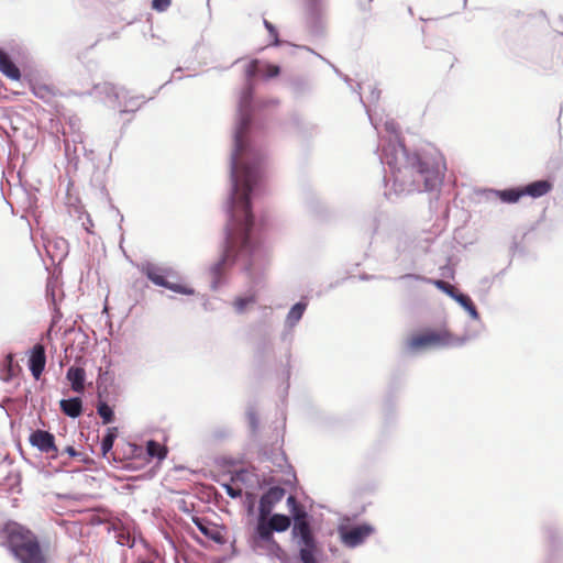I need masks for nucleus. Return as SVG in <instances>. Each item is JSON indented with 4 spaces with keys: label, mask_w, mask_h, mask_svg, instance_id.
<instances>
[{
    "label": "nucleus",
    "mask_w": 563,
    "mask_h": 563,
    "mask_svg": "<svg viewBox=\"0 0 563 563\" xmlns=\"http://www.w3.org/2000/svg\"><path fill=\"white\" fill-rule=\"evenodd\" d=\"M521 188L523 196L539 198L550 192L552 184L549 180H537Z\"/></svg>",
    "instance_id": "nucleus-15"
},
{
    "label": "nucleus",
    "mask_w": 563,
    "mask_h": 563,
    "mask_svg": "<svg viewBox=\"0 0 563 563\" xmlns=\"http://www.w3.org/2000/svg\"><path fill=\"white\" fill-rule=\"evenodd\" d=\"M434 285L439 289H441V290L445 291L446 294H449L451 297L454 296V294H455L454 286H452L451 284H449V283H446L444 280H435Z\"/></svg>",
    "instance_id": "nucleus-29"
},
{
    "label": "nucleus",
    "mask_w": 563,
    "mask_h": 563,
    "mask_svg": "<svg viewBox=\"0 0 563 563\" xmlns=\"http://www.w3.org/2000/svg\"><path fill=\"white\" fill-rule=\"evenodd\" d=\"M258 71V60H252L246 69L247 76L253 77Z\"/></svg>",
    "instance_id": "nucleus-32"
},
{
    "label": "nucleus",
    "mask_w": 563,
    "mask_h": 563,
    "mask_svg": "<svg viewBox=\"0 0 563 563\" xmlns=\"http://www.w3.org/2000/svg\"><path fill=\"white\" fill-rule=\"evenodd\" d=\"M0 73L11 80H20L21 71L10 56L0 48Z\"/></svg>",
    "instance_id": "nucleus-14"
},
{
    "label": "nucleus",
    "mask_w": 563,
    "mask_h": 563,
    "mask_svg": "<svg viewBox=\"0 0 563 563\" xmlns=\"http://www.w3.org/2000/svg\"><path fill=\"white\" fill-rule=\"evenodd\" d=\"M299 547V558L302 563H318L316 559V553L318 551L316 541L300 543Z\"/></svg>",
    "instance_id": "nucleus-18"
},
{
    "label": "nucleus",
    "mask_w": 563,
    "mask_h": 563,
    "mask_svg": "<svg viewBox=\"0 0 563 563\" xmlns=\"http://www.w3.org/2000/svg\"><path fill=\"white\" fill-rule=\"evenodd\" d=\"M46 355L43 344H35L29 358V368L35 379H38L45 368Z\"/></svg>",
    "instance_id": "nucleus-11"
},
{
    "label": "nucleus",
    "mask_w": 563,
    "mask_h": 563,
    "mask_svg": "<svg viewBox=\"0 0 563 563\" xmlns=\"http://www.w3.org/2000/svg\"><path fill=\"white\" fill-rule=\"evenodd\" d=\"M139 563H152V562H150V561H141Z\"/></svg>",
    "instance_id": "nucleus-35"
},
{
    "label": "nucleus",
    "mask_w": 563,
    "mask_h": 563,
    "mask_svg": "<svg viewBox=\"0 0 563 563\" xmlns=\"http://www.w3.org/2000/svg\"><path fill=\"white\" fill-rule=\"evenodd\" d=\"M97 412L104 424L111 423L114 419L113 410L108 404L100 401L97 406Z\"/></svg>",
    "instance_id": "nucleus-24"
},
{
    "label": "nucleus",
    "mask_w": 563,
    "mask_h": 563,
    "mask_svg": "<svg viewBox=\"0 0 563 563\" xmlns=\"http://www.w3.org/2000/svg\"><path fill=\"white\" fill-rule=\"evenodd\" d=\"M262 71L266 78H273L279 75L280 68L277 65L266 64Z\"/></svg>",
    "instance_id": "nucleus-27"
},
{
    "label": "nucleus",
    "mask_w": 563,
    "mask_h": 563,
    "mask_svg": "<svg viewBox=\"0 0 563 563\" xmlns=\"http://www.w3.org/2000/svg\"><path fill=\"white\" fill-rule=\"evenodd\" d=\"M454 335L446 329H427L407 339L406 345L411 352L432 347H444L455 343Z\"/></svg>",
    "instance_id": "nucleus-3"
},
{
    "label": "nucleus",
    "mask_w": 563,
    "mask_h": 563,
    "mask_svg": "<svg viewBox=\"0 0 563 563\" xmlns=\"http://www.w3.org/2000/svg\"><path fill=\"white\" fill-rule=\"evenodd\" d=\"M7 543L20 563H47L36 536L25 527L10 522L5 525Z\"/></svg>",
    "instance_id": "nucleus-2"
},
{
    "label": "nucleus",
    "mask_w": 563,
    "mask_h": 563,
    "mask_svg": "<svg viewBox=\"0 0 563 563\" xmlns=\"http://www.w3.org/2000/svg\"><path fill=\"white\" fill-rule=\"evenodd\" d=\"M306 307L307 305L303 303V302H298L296 303L291 309L290 311L288 312V316H287V319L290 323H296L298 322L302 314H303V311L306 310Z\"/></svg>",
    "instance_id": "nucleus-25"
},
{
    "label": "nucleus",
    "mask_w": 563,
    "mask_h": 563,
    "mask_svg": "<svg viewBox=\"0 0 563 563\" xmlns=\"http://www.w3.org/2000/svg\"><path fill=\"white\" fill-rule=\"evenodd\" d=\"M372 532L373 528L371 526H357L341 533L342 542L349 548H355L363 543Z\"/></svg>",
    "instance_id": "nucleus-9"
},
{
    "label": "nucleus",
    "mask_w": 563,
    "mask_h": 563,
    "mask_svg": "<svg viewBox=\"0 0 563 563\" xmlns=\"http://www.w3.org/2000/svg\"><path fill=\"white\" fill-rule=\"evenodd\" d=\"M29 442L32 446L36 448L40 452L56 459L59 455V450L55 444V437L53 433L37 429L29 437Z\"/></svg>",
    "instance_id": "nucleus-6"
},
{
    "label": "nucleus",
    "mask_w": 563,
    "mask_h": 563,
    "mask_svg": "<svg viewBox=\"0 0 563 563\" xmlns=\"http://www.w3.org/2000/svg\"><path fill=\"white\" fill-rule=\"evenodd\" d=\"M30 89L36 98L43 100L46 103L52 102L57 96L60 95L54 85L42 81L31 82Z\"/></svg>",
    "instance_id": "nucleus-12"
},
{
    "label": "nucleus",
    "mask_w": 563,
    "mask_h": 563,
    "mask_svg": "<svg viewBox=\"0 0 563 563\" xmlns=\"http://www.w3.org/2000/svg\"><path fill=\"white\" fill-rule=\"evenodd\" d=\"M66 378L75 393H84L86 380V371L84 367L70 366L67 371Z\"/></svg>",
    "instance_id": "nucleus-13"
},
{
    "label": "nucleus",
    "mask_w": 563,
    "mask_h": 563,
    "mask_svg": "<svg viewBox=\"0 0 563 563\" xmlns=\"http://www.w3.org/2000/svg\"><path fill=\"white\" fill-rule=\"evenodd\" d=\"M294 500H295V498L292 496L288 497V501H294Z\"/></svg>",
    "instance_id": "nucleus-34"
},
{
    "label": "nucleus",
    "mask_w": 563,
    "mask_h": 563,
    "mask_svg": "<svg viewBox=\"0 0 563 563\" xmlns=\"http://www.w3.org/2000/svg\"><path fill=\"white\" fill-rule=\"evenodd\" d=\"M192 521L197 526L199 531L209 540H212L220 544L225 542L224 536L222 533V528L219 527L218 525L199 517H194Z\"/></svg>",
    "instance_id": "nucleus-10"
},
{
    "label": "nucleus",
    "mask_w": 563,
    "mask_h": 563,
    "mask_svg": "<svg viewBox=\"0 0 563 563\" xmlns=\"http://www.w3.org/2000/svg\"><path fill=\"white\" fill-rule=\"evenodd\" d=\"M223 487L225 489V493L232 498L241 497V495H242L241 488H234L233 486H231L229 484H224Z\"/></svg>",
    "instance_id": "nucleus-31"
},
{
    "label": "nucleus",
    "mask_w": 563,
    "mask_h": 563,
    "mask_svg": "<svg viewBox=\"0 0 563 563\" xmlns=\"http://www.w3.org/2000/svg\"><path fill=\"white\" fill-rule=\"evenodd\" d=\"M142 272L155 285L165 287L174 292L181 295H194L195 292L191 287L179 283V277L172 268L159 267L148 263L143 265Z\"/></svg>",
    "instance_id": "nucleus-4"
},
{
    "label": "nucleus",
    "mask_w": 563,
    "mask_h": 563,
    "mask_svg": "<svg viewBox=\"0 0 563 563\" xmlns=\"http://www.w3.org/2000/svg\"><path fill=\"white\" fill-rule=\"evenodd\" d=\"M294 533L299 537L300 543H309L311 541H316L312 534L310 525L307 520H297L294 527Z\"/></svg>",
    "instance_id": "nucleus-17"
},
{
    "label": "nucleus",
    "mask_w": 563,
    "mask_h": 563,
    "mask_svg": "<svg viewBox=\"0 0 563 563\" xmlns=\"http://www.w3.org/2000/svg\"><path fill=\"white\" fill-rule=\"evenodd\" d=\"M291 520L288 516L275 514L269 519L268 517H260L256 526V533L264 542H275L273 532H284L289 529Z\"/></svg>",
    "instance_id": "nucleus-5"
},
{
    "label": "nucleus",
    "mask_w": 563,
    "mask_h": 563,
    "mask_svg": "<svg viewBox=\"0 0 563 563\" xmlns=\"http://www.w3.org/2000/svg\"><path fill=\"white\" fill-rule=\"evenodd\" d=\"M256 302V292L252 291L245 296L236 297L232 305L236 312L243 313L249 307L253 306Z\"/></svg>",
    "instance_id": "nucleus-19"
},
{
    "label": "nucleus",
    "mask_w": 563,
    "mask_h": 563,
    "mask_svg": "<svg viewBox=\"0 0 563 563\" xmlns=\"http://www.w3.org/2000/svg\"><path fill=\"white\" fill-rule=\"evenodd\" d=\"M499 199L506 203H515L523 197L522 188H510L497 192Z\"/></svg>",
    "instance_id": "nucleus-21"
},
{
    "label": "nucleus",
    "mask_w": 563,
    "mask_h": 563,
    "mask_svg": "<svg viewBox=\"0 0 563 563\" xmlns=\"http://www.w3.org/2000/svg\"><path fill=\"white\" fill-rule=\"evenodd\" d=\"M59 406L60 410L70 418H77L82 412V401L78 397L62 399Z\"/></svg>",
    "instance_id": "nucleus-16"
},
{
    "label": "nucleus",
    "mask_w": 563,
    "mask_h": 563,
    "mask_svg": "<svg viewBox=\"0 0 563 563\" xmlns=\"http://www.w3.org/2000/svg\"><path fill=\"white\" fill-rule=\"evenodd\" d=\"M64 452L67 453L70 457H75L78 455V452L75 450L74 446L65 448Z\"/></svg>",
    "instance_id": "nucleus-33"
},
{
    "label": "nucleus",
    "mask_w": 563,
    "mask_h": 563,
    "mask_svg": "<svg viewBox=\"0 0 563 563\" xmlns=\"http://www.w3.org/2000/svg\"><path fill=\"white\" fill-rule=\"evenodd\" d=\"M435 63L439 65V66H442L444 68H448V69H452L455 62H456V58L455 56L449 52V51H441L439 52L437 55H435Z\"/></svg>",
    "instance_id": "nucleus-22"
},
{
    "label": "nucleus",
    "mask_w": 563,
    "mask_h": 563,
    "mask_svg": "<svg viewBox=\"0 0 563 563\" xmlns=\"http://www.w3.org/2000/svg\"><path fill=\"white\" fill-rule=\"evenodd\" d=\"M452 297L455 298L465 309L471 311L473 316H477L476 308L468 296L464 294H454Z\"/></svg>",
    "instance_id": "nucleus-26"
},
{
    "label": "nucleus",
    "mask_w": 563,
    "mask_h": 563,
    "mask_svg": "<svg viewBox=\"0 0 563 563\" xmlns=\"http://www.w3.org/2000/svg\"><path fill=\"white\" fill-rule=\"evenodd\" d=\"M264 25H265L266 30L269 32V34L272 35V37L274 38V44L277 45L279 43V41H278V33H277L276 27L267 20H264Z\"/></svg>",
    "instance_id": "nucleus-30"
},
{
    "label": "nucleus",
    "mask_w": 563,
    "mask_h": 563,
    "mask_svg": "<svg viewBox=\"0 0 563 563\" xmlns=\"http://www.w3.org/2000/svg\"><path fill=\"white\" fill-rule=\"evenodd\" d=\"M172 4V0H152V9L157 12L166 11Z\"/></svg>",
    "instance_id": "nucleus-28"
},
{
    "label": "nucleus",
    "mask_w": 563,
    "mask_h": 563,
    "mask_svg": "<svg viewBox=\"0 0 563 563\" xmlns=\"http://www.w3.org/2000/svg\"><path fill=\"white\" fill-rule=\"evenodd\" d=\"M118 429L109 428L107 434L103 437L101 441V451L102 454L106 455L109 451H111L113 446V442L117 438Z\"/></svg>",
    "instance_id": "nucleus-23"
},
{
    "label": "nucleus",
    "mask_w": 563,
    "mask_h": 563,
    "mask_svg": "<svg viewBox=\"0 0 563 563\" xmlns=\"http://www.w3.org/2000/svg\"><path fill=\"white\" fill-rule=\"evenodd\" d=\"M246 126L247 122L244 121L235 135V152L232 157L233 196L231 219L227 225L224 261L235 260L241 254H251L255 247L250 236L253 227L250 195L258 179V167L239 164L244 146L243 130Z\"/></svg>",
    "instance_id": "nucleus-1"
},
{
    "label": "nucleus",
    "mask_w": 563,
    "mask_h": 563,
    "mask_svg": "<svg viewBox=\"0 0 563 563\" xmlns=\"http://www.w3.org/2000/svg\"><path fill=\"white\" fill-rule=\"evenodd\" d=\"M285 493V489L279 486L271 487L260 499L258 516L269 517L274 506L284 498Z\"/></svg>",
    "instance_id": "nucleus-8"
},
{
    "label": "nucleus",
    "mask_w": 563,
    "mask_h": 563,
    "mask_svg": "<svg viewBox=\"0 0 563 563\" xmlns=\"http://www.w3.org/2000/svg\"><path fill=\"white\" fill-rule=\"evenodd\" d=\"M410 166L412 170L422 177L427 190L433 189L439 183L438 173L430 168L428 162L423 161L420 156L413 155L410 157Z\"/></svg>",
    "instance_id": "nucleus-7"
},
{
    "label": "nucleus",
    "mask_w": 563,
    "mask_h": 563,
    "mask_svg": "<svg viewBox=\"0 0 563 563\" xmlns=\"http://www.w3.org/2000/svg\"><path fill=\"white\" fill-rule=\"evenodd\" d=\"M146 452L148 456L156 457L162 461L167 455V448L154 440H150L146 444Z\"/></svg>",
    "instance_id": "nucleus-20"
}]
</instances>
